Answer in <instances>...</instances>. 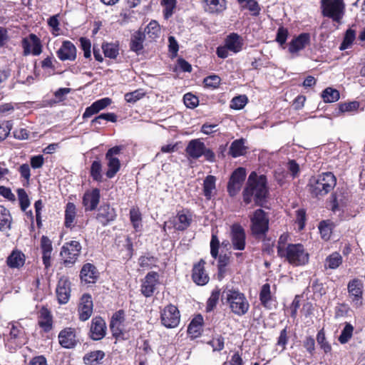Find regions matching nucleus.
Wrapping results in <instances>:
<instances>
[{"mask_svg":"<svg viewBox=\"0 0 365 365\" xmlns=\"http://www.w3.org/2000/svg\"><path fill=\"white\" fill-rule=\"evenodd\" d=\"M267 180L264 175L257 176L252 172L247 180V187L243 192V199L246 204L251 202L252 197L257 205H262L267 193Z\"/></svg>","mask_w":365,"mask_h":365,"instance_id":"1","label":"nucleus"},{"mask_svg":"<svg viewBox=\"0 0 365 365\" xmlns=\"http://www.w3.org/2000/svg\"><path fill=\"white\" fill-rule=\"evenodd\" d=\"M336 179L330 172L324 173L309 179L307 185L308 191L314 197L320 198L334 189Z\"/></svg>","mask_w":365,"mask_h":365,"instance_id":"2","label":"nucleus"},{"mask_svg":"<svg viewBox=\"0 0 365 365\" xmlns=\"http://www.w3.org/2000/svg\"><path fill=\"white\" fill-rule=\"evenodd\" d=\"M222 299L230 311L238 317L245 315L250 309V303L245 294L235 289H226L222 292Z\"/></svg>","mask_w":365,"mask_h":365,"instance_id":"3","label":"nucleus"},{"mask_svg":"<svg viewBox=\"0 0 365 365\" xmlns=\"http://www.w3.org/2000/svg\"><path fill=\"white\" fill-rule=\"evenodd\" d=\"M280 257H285L294 266H302L309 262V255L302 244H289Z\"/></svg>","mask_w":365,"mask_h":365,"instance_id":"4","label":"nucleus"},{"mask_svg":"<svg viewBox=\"0 0 365 365\" xmlns=\"http://www.w3.org/2000/svg\"><path fill=\"white\" fill-rule=\"evenodd\" d=\"M185 153L189 158L192 159H198L204 156L210 162L215 160V155L213 151L207 148L205 143L199 138L189 141L185 148Z\"/></svg>","mask_w":365,"mask_h":365,"instance_id":"5","label":"nucleus"},{"mask_svg":"<svg viewBox=\"0 0 365 365\" xmlns=\"http://www.w3.org/2000/svg\"><path fill=\"white\" fill-rule=\"evenodd\" d=\"M321 9L324 16L339 23L344 15L345 4L342 0H322Z\"/></svg>","mask_w":365,"mask_h":365,"instance_id":"6","label":"nucleus"},{"mask_svg":"<svg viewBox=\"0 0 365 365\" xmlns=\"http://www.w3.org/2000/svg\"><path fill=\"white\" fill-rule=\"evenodd\" d=\"M252 234L257 238L264 237L269 230V218L262 209L257 210L250 217Z\"/></svg>","mask_w":365,"mask_h":365,"instance_id":"7","label":"nucleus"},{"mask_svg":"<svg viewBox=\"0 0 365 365\" xmlns=\"http://www.w3.org/2000/svg\"><path fill=\"white\" fill-rule=\"evenodd\" d=\"M162 324L166 328L172 329L178 326L180 314L178 309L173 304H168L160 312Z\"/></svg>","mask_w":365,"mask_h":365,"instance_id":"8","label":"nucleus"},{"mask_svg":"<svg viewBox=\"0 0 365 365\" xmlns=\"http://www.w3.org/2000/svg\"><path fill=\"white\" fill-rule=\"evenodd\" d=\"M81 246L78 241L65 243L61 247L60 255L66 264H73L80 255Z\"/></svg>","mask_w":365,"mask_h":365,"instance_id":"9","label":"nucleus"},{"mask_svg":"<svg viewBox=\"0 0 365 365\" xmlns=\"http://www.w3.org/2000/svg\"><path fill=\"white\" fill-rule=\"evenodd\" d=\"M246 177V171L243 168H238L232 174L227 185V191L231 196H235L241 189Z\"/></svg>","mask_w":365,"mask_h":365,"instance_id":"10","label":"nucleus"},{"mask_svg":"<svg viewBox=\"0 0 365 365\" xmlns=\"http://www.w3.org/2000/svg\"><path fill=\"white\" fill-rule=\"evenodd\" d=\"M231 242L234 250H244L246 245V235L244 228L239 224L231 227Z\"/></svg>","mask_w":365,"mask_h":365,"instance_id":"11","label":"nucleus"},{"mask_svg":"<svg viewBox=\"0 0 365 365\" xmlns=\"http://www.w3.org/2000/svg\"><path fill=\"white\" fill-rule=\"evenodd\" d=\"M159 275L156 272H150L147 274L142 282L140 291L145 297H151L158 283Z\"/></svg>","mask_w":365,"mask_h":365,"instance_id":"12","label":"nucleus"},{"mask_svg":"<svg viewBox=\"0 0 365 365\" xmlns=\"http://www.w3.org/2000/svg\"><path fill=\"white\" fill-rule=\"evenodd\" d=\"M348 292L349 298L353 305L359 307L362 304V284L359 279H353L348 284Z\"/></svg>","mask_w":365,"mask_h":365,"instance_id":"13","label":"nucleus"},{"mask_svg":"<svg viewBox=\"0 0 365 365\" xmlns=\"http://www.w3.org/2000/svg\"><path fill=\"white\" fill-rule=\"evenodd\" d=\"M93 301L91 296L85 294L82 296L78 305V315L81 321L85 322L88 320L93 313Z\"/></svg>","mask_w":365,"mask_h":365,"instance_id":"14","label":"nucleus"},{"mask_svg":"<svg viewBox=\"0 0 365 365\" xmlns=\"http://www.w3.org/2000/svg\"><path fill=\"white\" fill-rule=\"evenodd\" d=\"M56 55L62 61H73L76 58V48L71 41H64L61 46L56 51Z\"/></svg>","mask_w":365,"mask_h":365,"instance_id":"15","label":"nucleus"},{"mask_svg":"<svg viewBox=\"0 0 365 365\" xmlns=\"http://www.w3.org/2000/svg\"><path fill=\"white\" fill-rule=\"evenodd\" d=\"M124 322L125 314L123 310H119L113 315L110 327L114 337L118 338L123 334L125 329Z\"/></svg>","mask_w":365,"mask_h":365,"instance_id":"16","label":"nucleus"},{"mask_svg":"<svg viewBox=\"0 0 365 365\" xmlns=\"http://www.w3.org/2000/svg\"><path fill=\"white\" fill-rule=\"evenodd\" d=\"M90 331L93 340H100L106 336V325L102 317H96L92 319Z\"/></svg>","mask_w":365,"mask_h":365,"instance_id":"17","label":"nucleus"},{"mask_svg":"<svg viewBox=\"0 0 365 365\" xmlns=\"http://www.w3.org/2000/svg\"><path fill=\"white\" fill-rule=\"evenodd\" d=\"M205 262L200 259V262L194 264L192 268V278L197 285H205L209 282V276L205 269Z\"/></svg>","mask_w":365,"mask_h":365,"instance_id":"18","label":"nucleus"},{"mask_svg":"<svg viewBox=\"0 0 365 365\" xmlns=\"http://www.w3.org/2000/svg\"><path fill=\"white\" fill-rule=\"evenodd\" d=\"M56 292L60 304H66L68 302L71 296V288L70 282L67 278H60Z\"/></svg>","mask_w":365,"mask_h":365,"instance_id":"19","label":"nucleus"},{"mask_svg":"<svg viewBox=\"0 0 365 365\" xmlns=\"http://www.w3.org/2000/svg\"><path fill=\"white\" fill-rule=\"evenodd\" d=\"M310 43V35L307 33H302L292 38L289 43V51L294 54L304 49Z\"/></svg>","mask_w":365,"mask_h":365,"instance_id":"20","label":"nucleus"},{"mask_svg":"<svg viewBox=\"0 0 365 365\" xmlns=\"http://www.w3.org/2000/svg\"><path fill=\"white\" fill-rule=\"evenodd\" d=\"M25 55L32 53L38 56L41 53V44L39 39L34 34L29 36V39L24 38L22 41Z\"/></svg>","mask_w":365,"mask_h":365,"instance_id":"21","label":"nucleus"},{"mask_svg":"<svg viewBox=\"0 0 365 365\" xmlns=\"http://www.w3.org/2000/svg\"><path fill=\"white\" fill-rule=\"evenodd\" d=\"M100 190L98 188L85 192L83 197V204L86 210H95L100 201Z\"/></svg>","mask_w":365,"mask_h":365,"instance_id":"22","label":"nucleus"},{"mask_svg":"<svg viewBox=\"0 0 365 365\" xmlns=\"http://www.w3.org/2000/svg\"><path fill=\"white\" fill-rule=\"evenodd\" d=\"M58 339L63 347L73 348L76 344L75 330L72 328H66L61 330L58 334Z\"/></svg>","mask_w":365,"mask_h":365,"instance_id":"23","label":"nucleus"},{"mask_svg":"<svg viewBox=\"0 0 365 365\" xmlns=\"http://www.w3.org/2000/svg\"><path fill=\"white\" fill-rule=\"evenodd\" d=\"M99 273L96 267L91 264H85L81 271L80 277L85 283H95L98 278Z\"/></svg>","mask_w":365,"mask_h":365,"instance_id":"24","label":"nucleus"},{"mask_svg":"<svg viewBox=\"0 0 365 365\" xmlns=\"http://www.w3.org/2000/svg\"><path fill=\"white\" fill-rule=\"evenodd\" d=\"M115 217V209L108 205H103L98 210L96 219L103 225H106L109 222L114 220Z\"/></svg>","mask_w":365,"mask_h":365,"instance_id":"25","label":"nucleus"},{"mask_svg":"<svg viewBox=\"0 0 365 365\" xmlns=\"http://www.w3.org/2000/svg\"><path fill=\"white\" fill-rule=\"evenodd\" d=\"M41 249L42 252V260L46 268L51 266V253L53 251L52 242L46 236H42L41 238Z\"/></svg>","mask_w":365,"mask_h":365,"instance_id":"26","label":"nucleus"},{"mask_svg":"<svg viewBox=\"0 0 365 365\" xmlns=\"http://www.w3.org/2000/svg\"><path fill=\"white\" fill-rule=\"evenodd\" d=\"M25 260L24 253L19 250H14L7 257L6 264L10 268L19 269L24 266Z\"/></svg>","mask_w":365,"mask_h":365,"instance_id":"27","label":"nucleus"},{"mask_svg":"<svg viewBox=\"0 0 365 365\" xmlns=\"http://www.w3.org/2000/svg\"><path fill=\"white\" fill-rule=\"evenodd\" d=\"M205 11L212 14H219L226 9L225 0H204Z\"/></svg>","mask_w":365,"mask_h":365,"instance_id":"28","label":"nucleus"},{"mask_svg":"<svg viewBox=\"0 0 365 365\" xmlns=\"http://www.w3.org/2000/svg\"><path fill=\"white\" fill-rule=\"evenodd\" d=\"M203 325V317L202 315L198 314L195 316L190 323L187 331L192 337L196 338L199 336L202 331Z\"/></svg>","mask_w":365,"mask_h":365,"instance_id":"29","label":"nucleus"},{"mask_svg":"<svg viewBox=\"0 0 365 365\" xmlns=\"http://www.w3.org/2000/svg\"><path fill=\"white\" fill-rule=\"evenodd\" d=\"M225 45L230 51L238 53L242 50V40L237 34H232L227 37Z\"/></svg>","mask_w":365,"mask_h":365,"instance_id":"30","label":"nucleus"},{"mask_svg":"<svg viewBox=\"0 0 365 365\" xmlns=\"http://www.w3.org/2000/svg\"><path fill=\"white\" fill-rule=\"evenodd\" d=\"M192 221L190 215L185 213H178V215L170 222L174 227L178 230H185L187 229Z\"/></svg>","mask_w":365,"mask_h":365,"instance_id":"31","label":"nucleus"},{"mask_svg":"<svg viewBox=\"0 0 365 365\" xmlns=\"http://www.w3.org/2000/svg\"><path fill=\"white\" fill-rule=\"evenodd\" d=\"M216 178L213 175H208L203 182V194L207 200H210L216 191Z\"/></svg>","mask_w":365,"mask_h":365,"instance_id":"32","label":"nucleus"},{"mask_svg":"<svg viewBox=\"0 0 365 365\" xmlns=\"http://www.w3.org/2000/svg\"><path fill=\"white\" fill-rule=\"evenodd\" d=\"M38 325L45 331H48L52 328V317L50 312L45 308L41 309L38 317Z\"/></svg>","mask_w":365,"mask_h":365,"instance_id":"33","label":"nucleus"},{"mask_svg":"<svg viewBox=\"0 0 365 365\" xmlns=\"http://www.w3.org/2000/svg\"><path fill=\"white\" fill-rule=\"evenodd\" d=\"M11 220L9 211L4 206H0V230H9L11 229Z\"/></svg>","mask_w":365,"mask_h":365,"instance_id":"34","label":"nucleus"},{"mask_svg":"<svg viewBox=\"0 0 365 365\" xmlns=\"http://www.w3.org/2000/svg\"><path fill=\"white\" fill-rule=\"evenodd\" d=\"M145 38V34L140 30L135 32L130 41V49L135 52H138L143 48V43Z\"/></svg>","mask_w":365,"mask_h":365,"instance_id":"35","label":"nucleus"},{"mask_svg":"<svg viewBox=\"0 0 365 365\" xmlns=\"http://www.w3.org/2000/svg\"><path fill=\"white\" fill-rule=\"evenodd\" d=\"M76 215V208L73 203L68 202L66 205L65 210V226L66 227H71L74 225V221Z\"/></svg>","mask_w":365,"mask_h":365,"instance_id":"36","label":"nucleus"},{"mask_svg":"<svg viewBox=\"0 0 365 365\" xmlns=\"http://www.w3.org/2000/svg\"><path fill=\"white\" fill-rule=\"evenodd\" d=\"M108 161V170L106 172V176L108 178H113L115 174L118 172L120 168V160L116 157L106 158Z\"/></svg>","mask_w":365,"mask_h":365,"instance_id":"37","label":"nucleus"},{"mask_svg":"<svg viewBox=\"0 0 365 365\" xmlns=\"http://www.w3.org/2000/svg\"><path fill=\"white\" fill-rule=\"evenodd\" d=\"M148 37L153 40L158 38L160 33V25L156 21H151L143 31Z\"/></svg>","mask_w":365,"mask_h":365,"instance_id":"38","label":"nucleus"},{"mask_svg":"<svg viewBox=\"0 0 365 365\" xmlns=\"http://www.w3.org/2000/svg\"><path fill=\"white\" fill-rule=\"evenodd\" d=\"M105 356V354L103 351H95L86 354L83 357V361L86 364L94 365L98 364Z\"/></svg>","mask_w":365,"mask_h":365,"instance_id":"39","label":"nucleus"},{"mask_svg":"<svg viewBox=\"0 0 365 365\" xmlns=\"http://www.w3.org/2000/svg\"><path fill=\"white\" fill-rule=\"evenodd\" d=\"M342 263V257L338 252H334L326 259L324 267L329 269H336Z\"/></svg>","mask_w":365,"mask_h":365,"instance_id":"40","label":"nucleus"},{"mask_svg":"<svg viewBox=\"0 0 365 365\" xmlns=\"http://www.w3.org/2000/svg\"><path fill=\"white\" fill-rule=\"evenodd\" d=\"M245 151V147L242 139L235 140L230 148V153L234 158L242 155Z\"/></svg>","mask_w":365,"mask_h":365,"instance_id":"41","label":"nucleus"},{"mask_svg":"<svg viewBox=\"0 0 365 365\" xmlns=\"http://www.w3.org/2000/svg\"><path fill=\"white\" fill-rule=\"evenodd\" d=\"M102 49L106 57L115 58L119 53L118 46L113 43H104Z\"/></svg>","mask_w":365,"mask_h":365,"instance_id":"42","label":"nucleus"},{"mask_svg":"<svg viewBox=\"0 0 365 365\" xmlns=\"http://www.w3.org/2000/svg\"><path fill=\"white\" fill-rule=\"evenodd\" d=\"M157 262L158 259L150 255L141 256L138 259V264L143 269H148L155 267Z\"/></svg>","mask_w":365,"mask_h":365,"instance_id":"43","label":"nucleus"},{"mask_svg":"<svg viewBox=\"0 0 365 365\" xmlns=\"http://www.w3.org/2000/svg\"><path fill=\"white\" fill-rule=\"evenodd\" d=\"M322 97L324 102L333 103L339 100V93L336 89L327 88L322 92Z\"/></svg>","mask_w":365,"mask_h":365,"instance_id":"44","label":"nucleus"},{"mask_svg":"<svg viewBox=\"0 0 365 365\" xmlns=\"http://www.w3.org/2000/svg\"><path fill=\"white\" fill-rule=\"evenodd\" d=\"M130 220L135 230H138L141 227L142 217L138 208L133 207L130 209Z\"/></svg>","mask_w":365,"mask_h":365,"instance_id":"45","label":"nucleus"},{"mask_svg":"<svg viewBox=\"0 0 365 365\" xmlns=\"http://www.w3.org/2000/svg\"><path fill=\"white\" fill-rule=\"evenodd\" d=\"M9 337L11 340H14L16 341V346H21L22 344H24V341L23 339V331L22 330L19 329L17 327L12 324L10 333H9Z\"/></svg>","mask_w":365,"mask_h":365,"instance_id":"46","label":"nucleus"},{"mask_svg":"<svg viewBox=\"0 0 365 365\" xmlns=\"http://www.w3.org/2000/svg\"><path fill=\"white\" fill-rule=\"evenodd\" d=\"M102 165L100 161L95 160L93 162L91 167V175L95 181H102Z\"/></svg>","mask_w":365,"mask_h":365,"instance_id":"47","label":"nucleus"},{"mask_svg":"<svg viewBox=\"0 0 365 365\" xmlns=\"http://www.w3.org/2000/svg\"><path fill=\"white\" fill-rule=\"evenodd\" d=\"M354 327L350 324H346L341 331V333L339 337V341L341 344H346L349 341L353 334Z\"/></svg>","mask_w":365,"mask_h":365,"instance_id":"48","label":"nucleus"},{"mask_svg":"<svg viewBox=\"0 0 365 365\" xmlns=\"http://www.w3.org/2000/svg\"><path fill=\"white\" fill-rule=\"evenodd\" d=\"M220 291L218 289L213 290L207 302L205 309L207 312L212 311L216 307L218 303Z\"/></svg>","mask_w":365,"mask_h":365,"instance_id":"49","label":"nucleus"},{"mask_svg":"<svg viewBox=\"0 0 365 365\" xmlns=\"http://www.w3.org/2000/svg\"><path fill=\"white\" fill-rule=\"evenodd\" d=\"M356 34L355 31L351 29H348L345 34V36L343 42L340 46L341 50H345L348 48L353 43L355 39Z\"/></svg>","mask_w":365,"mask_h":365,"instance_id":"50","label":"nucleus"},{"mask_svg":"<svg viewBox=\"0 0 365 365\" xmlns=\"http://www.w3.org/2000/svg\"><path fill=\"white\" fill-rule=\"evenodd\" d=\"M247 103V98L245 95L238 96L232 98L230 108L235 110L243 108Z\"/></svg>","mask_w":365,"mask_h":365,"instance_id":"51","label":"nucleus"},{"mask_svg":"<svg viewBox=\"0 0 365 365\" xmlns=\"http://www.w3.org/2000/svg\"><path fill=\"white\" fill-rule=\"evenodd\" d=\"M271 299L270 286L269 284H264L261 289L259 299L264 306H267Z\"/></svg>","mask_w":365,"mask_h":365,"instance_id":"52","label":"nucleus"},{"mask_svg":"<svg viewBox=\"0 0 365 365\" xmlns=\"http://www.w3.org/2000/svg\"><path fill=\"white\" fill-rule=\"evenodd\" d=\"M145 96V92L143 89H138L133 92L128 93L125 95V100L128 103H134L138 100L141 99Z\"/></svg>","mask_w":365,"mask_h":365,"instance_id":"53","label":"nucleus"},{"mask_svg":"<svg viewBox=\"0 0 365 365\" xmlns=\"http://www.w3.org/2000/svg\"><path fill=\"white\" fill-rule=\"evenodd\" d=\"M317 341L320 347L325 353H329L331 350V346L326 340L325 334L323 330H320L317 335Z\"/></svg>","mask_w":365,"mask_h":365,"instance_id":"54","label":"nucleus"},{"mask_svg":"<svg viewBox=\"0 0 365 365\" xmlns=\"http://www.w3.org/2000/svg\"><path fill=\"white\" fill-rule=\"evenodd\" d=\"M288 239L289 235L287 234L284 233L279 237L278 240L277 248V254L279 257H281L287 249V245H289L287 244Z\"/></svg>","mask_w":365,"mask_h":365,"instance_id":"55","label":"nucleus"},{"mask_svg":"<svg viewBox=\"0 0 365 365\" xmlns=\"http://www.w3.org/2000/svg\"><path fill=\"white\" fill-rule=\"evenodd\" d=\"M359 107V103L357 101H351L344 103L339 105V109L341 113H351L357 110Z\"/></svg>","mask_w":365,"mask_h":365,"instance_id":"56","label":"nucleus"},{"mask_svg":"<svg viewBox=\"0 0 365 365\" xmlns=\"http://www.w3.org/2000/svg\"><path fill=\"white\" fill-rule=\"evenodd\" d=\"M238 1L242 7L248 9L254 14H258L259 10V6L255 0H238Z\"/></svg>","mask_w":365,"mask_h":365,"instance_id":"57","label":"nucleus"},{"mask_svg":"<svg viewBox=\"0 0 365 365\" xmlns=\"http://www.w3.org/2000/svg\"><path fill=\"white\" fill-rule=\"evenodd\" d=\"M19 200L20 202L21 208L23 211H25L26 209L29 206L30 202L28 197V195L26 192V191L22 189L19 188L17 190Z\"/></svg>","mask_w":365,"mask_h":365,"instance_id":"58","label":"nucleus"},{"mask_svg":"<svg viewBox=\"0 0 365 365\" xmlns=\"http://www.w3.org/2000/svg\"><path fill=\"white\" fill-rule=\"evenodd\" d=\"M11 121H4L0 123V140H4L9 134L12 128Z\"/></svg>","mask_w":365,"mask_h":365,"instance_id":"59","label":"nucleus"},{"mask_svg":"<svg viewBox=\"0 0 365 365\" xmlns=\"http://www.w3.org/2000/svg\"><path fill=\"white\" fill-rule=\"evenodd\" d=\"M183 101L185 105L190 108H195L199 103L197 97L195 96L188 93H186L183 97Z\"/></svg>","mask_w":365,"mask_h":365,"instance_id":"60","label":"nucleus"},{"mask_svg":"<svg viewBox=\"0 0 365 365\" xmlns=\"http://www.w3.org/2000/svg\"><path fill=\"white\" fill-rule=\"evenodd\" d=\"M319 232L322 235V237L327 240L329 239L331 233V228L329 224L326 222H322L319 226Z\"/></svg>","mask_w":365,"mask_h":365,"instance_id":"61","label":"nucleus"},{"mask_svg":"<svg viewBox=\"0 0 365 365\" xmlns=\"http://www.w3.org/2000/svg\"><path fill=\"white\" fill-rule=\"evenodd\" d=\"M289 32L288 30L282 26L277 30L276 41L281 45H284L287 39Z\"/></svg>","mask_w":365,"mask_h":365,"instance_id":"62","label":"nucleus"},{"mask_svg":"<svg viewBox=\"0 0 365 365\" xmlns=\"http://www.w3.org/2000/svg\"><path fill=\"white\" fill-rule=\"evenodd\" d=\"M175 0H162V4L165 6V18L168 19L173 14V9L175 6Z\"/></svg>","mask_w":365,"mask_h":365,"instance_id":"63","label":"nucleus"},{"mask_svg":"<svg viewBox=\"0 0 365 365\" xmlns=\"http://www.w3.org/2000/svg\"><path fill=\"white\" fill-rule=\"evenodd\" d=\"M214 351H220L224 348V338L221 336L212 339L208 342Z\"/></svg>","mask_w":365,"mask_h":365,"instance_id":"64","label":"nucleus"}]
</instances>
